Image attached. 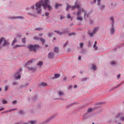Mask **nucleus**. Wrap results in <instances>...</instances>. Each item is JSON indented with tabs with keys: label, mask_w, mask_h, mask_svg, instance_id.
<instances>
[{
	"label": "nucleus",
	"mask_w": 124,
	"mask_h": 124,
	"mask_svg": "<svg viewBox=\"0 0 124 124\" xmlns=\"http://www.w3.org/2000/svg\"><path fill=\"white\" fill-rule=\"evenodd\" d=\"M67 5L66 8V10H68L69 9L73 10L76 8H78L76 15L77 16L76 18L77 20L82 21L83 20V18L81 16V15L83 12L84 13V17L85 18L88 17L89 15L88 13L86 12V11L82 8H79L80 6L77 2L75 3L74 6H72L70 5Z\"/></svg>",
	"instance_id": "obj_1"
},
{
	"label": "nucleus",
	"mask_w": 124,
	"mask_h": 124,
	"mask_svg": "<svg viewBox=\"0 0 124 124\" xmlns=\"http://www.w3.org/2000/svg\"><path fill=\"white\" fill-rule=\"evenodd\" d=\"M49 2V0H41L35 4V7L34 5H32L31 6V8L33 10L36 9L38 13H40L42 11V6L45 9H48L49 10L52 9V6L48 5Z\"/></svg>",
	"instance_id": "obj_2"
},
{
	"label": "nucleus",
	"mask_w": 124,
	"mask_h": 124,
	"mask_svg": "<svg viewBox=\"0 0 124 124\" xmlns=\"http://www.w3.org/2000/svg\"><path fill=\"white\" fill-rule=\"evenodd\" d=\"M38 47H39L38 45H28V48L30 50L35 51Z\"/></svg>",
	"instance_id": "obj_3"
},
{
	"label": "nucleus",
	"mask_w": 124,
	"mask_h": 124,
	"mask_svg": "<svg viewBox=\"0 0 124 124\" xmlns=\"http://www.w3.org/2000/svg\"><path fill=\"white\" fill-rule=\"evenodd\" d=\"M99 28L98 27H96L94 28L93 30V32H90L89 33L90 36L91 37L93 36V35L95 34L96 32L99 30Z\"/></svg>",
	"instance_id": "obj_4"
},
{
	"label": "nucleus",
	"mask_w": 124,
	"mask_h": 124,
	"mask_svg": "<svg viewBox=\"0 0 124 124\" xmlns=\"http://www.w3.org/2000/svg\"><path fill=\"white\" fill-rule=\"evenodd\" d=\"M68 30L67 28L66 29H65L62 32H60L59 31H56V30H54V32H56L57 33V34H59L60 35H61L65 33H67L68 32Z\"/></svg>",
	"instance_id": "obj_5"
},
{
	"label": "nucleus",
	"mask_w": 124,
	"mask_h": 124,
	"mask_svg": "<svg viewBox=\"0 0 124 124\" xmlns=\"http://www.w3.org/2000/svg\"><path fill=\"white\" fill-rule=\"evenodd\" d=\"M14 77L16 79H20L21 76L19 72H17L15 73L14 75Z\"/></svg>",
	"instance_id": "obj_6"
},
{
	"label": "nucleus",
	"mask_w": 124,
	"mask_h": 124,
	"mask_svg": "<svg viewBox=\"0 0 124 124\" xmlns=\"http://www.w3.org/2000/svg\"><path fill=\"white\" fill-rule=\"evenodd\" d=\"M54 118V116H51V117L47 119L44 122V123L45 124H46L48 123L49 122H50L51 120L53 118Z\"/></svg>",
	"instance_id": "obj_7"
},
{
	"label": "nucleus",
	"mask_w": 124,
	"mask_h": 124,
	"mask_svg": "<svg viewBox=\"0 0 124 124\" xmlns=\"http://www.w3.org/2000/svg\"><path fill=\"white\" fill-rule=\"evenodd\" d=\"M54 54L53 52H51L48 55V58L50 59H52L54 57Z\"/></svg>",
	"instance_id": "obj_8"
},
{
	"label": "nucleus",
	"mask_w": 124,
	"mask_h": 124,
	"mask_svg": "<svg viewBox=\"0 0 124 124\" xmlns=\"http://www.w3.org/2000/svg\"><path fill=\"white\" fill-rule=\"evenodd\" d=\"M114 24H112V29H111L110 30L111 33V34H113L114 33V32H115V30L114 28Z\"/></svg>",
	"instance_id": "obj_9"
},
{
	"label": "nucleus",
	"mask_w": 124,
	"mask_h": 124,
	"mask_svg": "<svg viewBox=\"0 0 124 124\" xmlns=\"http://www.w3.org/2000/svg\"><path fill=\"white\" fill-rule=\"evenodd\" d=\"M35 61V59H33L30 60L29 62H28L26 65V66H27L28 65H29V64H31Z\"/></svg>",
	"instance_id": "obj_10"
},
{
	"label": "nucleus",
	"mask_w": 124,
	"mask_h": 124,
	"mask_svg": "<svg viewBox=\"0 0 124 124\" xmlns=\"http://www.w3.org/2000/svg\"><path fill=\"white\" fill-rule=\"evenodd\" d=\"M89 117V115L87 113L85 114L83 116V118L84 119L88 118Z\"/></svg>",
	"instance_id": "obj_11"
},
{
	"label": "nucleus",
	"mask_w": 124,
	"mask_h": 124,
	"mask_svg": "<svg viewBox=\"0 0 124 124\" xmlns=\"http://www.w3.org/2000/svg\"><path fill=\"white\" fill-rule=\"evenodd\" d=\"M98 5H100V3H101V0H97ZM96 2V0H94L93 1L92 3V4L95 3Z\"/></svg>",
	"instance_id": "obj_12"
},
{
	"label": "nucleus",
	"mask_w": 124,
	"mask_h": 124,
	"mask_svg": "<svg viewBox=\"0 0 124 124\" xmlns=\"http://www.w3.org/2000/svg\"><path fill=\"white\" fill-rule=\"evenodd\" d=\"M23 18V17L22 16H17V17H15V16H14V17H10V18L12 19H15L17 18Z\"/></svg>",
	"instance_id": "obj_13"
},
{
	"label": "nucleus",
	"mask_w": 124,
	"mask_h": 124,
	"mask_svg": "<svg viewBox=\"0 0 124 124\" xmlns=\"http://www.w3.org/2000/svg\"><path fill=\"white\" fill-rule=\"evenodd\" d=\"M4 40H3V41L4 42L3 43V44L2 45V46H4L6 45H8V42L5 40V38H4Z\"/></svg>",
	"instance_id": "obj_14"
},
{
	"label": "nucleus",
	"mask_w": 124,
	"mask_h": 124,
	"mask_svg": "<svg viewBox=\"0 0 124 124\" xmlns=\"http://www.w3.org/2000/svg\"><path fill=\"white\" fill-rule=\"evenodd\" d=\"M54 51L55 52L58 53L59 52L58 48L57 47H55L54 48Z\"/></svg>",
	"instance_id": "obj_15"
},
{
	"label": "nucleus",
	"mask_w": 124,
	"mask_h": 124,
	"mask_svg": "<svg viewBox=\"0 0 124 124\" xmlns=\"http://www.w3.org/2000/svg\"><path fill=\"white\" fill-rule=\"evenodd\" d=\"M47 85L46 84L45 82H42L40 83V86H44Z\"/></svg>",
	"instance_id": "obj_16"
},
{
	"label": "nucleus",
	"mask_w": 124,
	"mask_h": 124,
	"mask_svg": "<svg viewBox=\"0 0 124 124\" xmlns=\"http://www.w3.org/2000/svg\"><path fill=\"white\" fill-rule=\"evenodd\" d=\"M91 68L94 71L96 69V67L94 65H93L91 67Z\"/></svg>",
	"instance_id": "obj_17"
},
{
	"label": "nucleus",
	"mask_w": 124,
	"mask_h": 124,
	"mask_svg": "<svg viewBox=\"0 0 124 124\" xmlns=\"http://www.w3.org/2000/svg\"><path fill=\"white\" fill-rule=\"evenodd\" d=\"M110 19L111 21H112V24H114V18L112 17H110Z\"/></svg>",
	"instance_id": "obj_18"
},
{
	"label": "nucleus",
	"mask_w": 124,
	"mask_h": 124,
	"mask_svg": "<svg viewBox=\"0 0 124 124\" xmlns=\"http://www.w3.org/2000/svg\"><path fill=\"white\" fill-rule=\"evenodd\" d=\"M22 46H23V45H16L14 46V48H16V47H22Z\"/></svg>",
	"instance_id": "obj_19"
},
{
	"label": "nucleus",
	"mask_w": 124,
	"mask_h": 124,
	"mask_svg": "<svg viewBox=\"0 0 124 124\" xmlns=\"http://www.w3.org/2000/svg\"><path fill=\"white\" fill-rule=\"evenodd\" d=\"M43 64V62L42 61H39L38 63V65L39 66H40L42 65Z\"/></svg>",
	"instance_id": "obj_20"
},
{
	"label": "nucleus",
	"mask_w": 124,
	"mask_h": 124,
	"mask_svg": "<svg viewBox=\"0 0 124 124\" xmlns=\"http://www.w3.org/2000/svg\"><path fill=\"white\" fill-rule=\"evenodd\" d=\"M2 103L4 104L7 103L8 102L7 101L4 99H3L2 100Z\"/></svg>",
	"instance_id": "obj_21"
},
{
	"label": "nucleus",
	"mask_w": 124,
	"mask_h": 124,
	"mask_svg": "<svg viewBox=\"0 0 124 124\" xmlns=\"http://www.w3.org/2000/svg\"><path fill=\"white\" fill-rule=\"evenodd\" d=\"M62 6V5L61 4H56L55 6V8H57L59 7Z\"/></svg>",
	"instance_id": "obj_22"
},
{
	"label": "nucleus",
	"mask_w": 124,
	"mask_h": 124,
	"mask_svg": "<svg viewBox=\"0 0 124 124\" xmlns=\"http://www.w3.org/2000/svg\"><path fill=\"white\" fill-rule=\"evenodd\" d=\"M17 42V40L16 39H14V40L12 42L11 44V45H13L15 43H16Z\"/></svg>",
	"instance_id": "obj_23"
},
{
	"label": "nucleus",
	"mask_w": 124,
	"mask_h": 124,
	"mask_svg": "<svg viewBox=\"0 0 124 124\" xmlns=\"http://www.w3.org/2000/svg\"><path fill=\"white\" fill-rule=\"evenodd\" d=\"M31 124H34L36 123V122L34 121H30Z\"/></svg>",
	"instance_id": "obj_24"
},
{
	"label": "nucleus",
	"mask_w": 124,
	"mask_h": 124,
	"mask_svg": "<svg viewBox=\"0 0 124 124\" xmlns=\"http://www.w3.org/2000/svg\"><path fill=\"white\" fill-rule=\"evenodd\" d=\"M40 40L42 42V43H44L45 42V40L44 39H40Z\"/></svg>",
	"instance_id": "obj_25"
},
{
	"label": "nucleus",
	"mask_w": 124,
	"mask_h": 124,
	"mask_svg": "<svg viewBox=\"0 0 124 124\" xmlns=\"http://www.w3.org/2000/svg\"><path fill=\"white\" fill-rule=\"evenodd\" d=\"M84 44L83 43H81L79 44L80 47L81 48H82Z\"/></svg>",
	"instance_id": "obj_26"
},
{
	"label": "nucleus",
	"mask_w": 124,
	"mask_h": 124,
	"mask_svg": "<svg viewBox=\"0 0 124 124\" xmlns=\"http://www.w3.org/2000/svg\"><path fill=\"white\" fill-rule=\"evenodd\" d=\"M54 75L55 76V78H57L59 77H60V75L59 74H54Z\"/></svg>",
	"instance_id": "obj_27"
},
{
	"label": "nucleus",
	"mask_w": 124,
	"mask_h": 124,
	"mask_svg": "<svg viewBox=\"0 0 124 124\" xmlns=\"http://www.w3.org/2000/svg\"><path fill=\"white\" fill-rule=\"evenodd\" d=\"M4 38L3 37L1 38L0 39V44L2 43V42L3 41V40H4Z\"/></svg>",
	"instance_id": "obj_28"
},
{
	"label": "nucleus",
	"mask_w": 124,
	"mask_h": 124,
	"mask_svg": "<svg viewBox=\"0 0 124 124\" xmlns=\"http://www.w3.org/2000/svg\"><path fill=\"white\" fill-rule=\"evenodd\" d=\"M42 29H43L42 28H36L35 30H36L40 31Z\"/></svg>",
	"instance_id": "obj_29"
},
{
	"label": "nucleus",
	"mask_w": 124,
	"mask_h": 124,
	"mask_svg": "<svg viewBox=\"0 0 124 124\" xmlns=\"http://www.w3.org/2000/svg\"><path fill=\"white\" fill-rule=\"evenodd\" d=\"M28 68L30 70H31L32 71L34 70V71L35 70V69L32 67L29 68L28 67Z\"/></svg>",
	"instance_id": "obj_30"
},
{
	"label": "nucleus",
	"mask_w": 124,
	"mask_h": 124,
	"mask_svg": "<svg viewBox=\"0 0 124 124\" xmlns=\"http://www.w3.org/2000/svg\"><path fill=\"white\" fill-rule=\"evenodd\" d=\"M8 88V86H5V91H7Z\"/></svg>",
	"instance_id": "obj_31"
},
{
	"label": "nucleus",
	"mask_w": 124,
	"mask_h": 124,
	"mask_svg": "<svg viewBox=\"0 0 124 124\" xmlns=\"http://www.w3.org/2000/svg\"><path fill=\"white\" fill-rule=\"evenodd\" d=\"M93 110V108H90L88 109V112H90L92 111Z\"/></svg>",
	"instance_id": "obj_32"
},
{
	"label": "nucleus",
	"mask_w": 124,
	"mask_h": 124,
	"mask_svg": "<svg viewBox=\"0 0 124 124\" xmlns=\"http://www.w3.org/2000/svg\"><path fill=\"white\" fill-rule=\"evenodd\" d=\"M67 18H71V17L70 16V14H68L67 15Z\"/></svg>",
	"instance_id": "obj_33"
},
{
	"label": "nucleus",
	"mask_w": 124,
	"mask_h": 124,
	"mask_svg": "<svg viewBox=\"0 0 124 124\" xmlns=\"http://www.w3.org/2000/svg\"><path fill=\"white\" fill-rule=\"evenodd\" d=\"M59 94L61 95H63L64 94V93L62 92H60L59 93Z\"/></svg>",
	"instance_id": "obj_34"
},
{
	"label": "nucleus",
	"mask_w": 124,
	"mask_h": 124,
	"mask_svg": "<svg viewBox=\"0 0 124 124\" xmlns=\"http://www.w3.org/2000/svg\"><path fill=\"white\" fill-rule=\"evenodd\" d=\"M22 41L23 44H24L26 42V40L25 39H22Z\"/></svg>",
	"instance_id": "obj_35"
},
{
	"label": "nucleus",
	"mask_w": 124,
	"mask_h": 124,
	"mask_svg": "<svg viewBox=\"0 0 124 124\" xmlns=\"http://www.w3.org/2000/svg\"><path fill=\"white\" fill-rule=\"evenodd\" d=\"M74 33H68V34L69 35V36H71L73 35H74Z\"/></svg>",
	"instance_id": "obj_36"
},
{
	"label": "nucleus",
	"mask_w": 124,
	"mask_h": 124,
	"mask_svg": "<svg viewBox=\"0 0 124 124\" xmlns=\"http://www.w3.org/2000/svg\"><path fill=\"white\" fill-rule=\"evenodd\" d=\"M93 47L95 48V50H97L98 49V47L97 46H96V45L95 46H94L93 45Z\"/></svg>",
	"instance_id": "obj_37"
},
{
	"label": "nucleus",
	"mask_w": 124,
	"mask_h": 124,
	"mask_svg": "<svg viewBox=\"0 0 124 124\" xmlns=\"http://www.w3.org/2000/svg\"><path fill=\"white\" fill-rule=\"evenodd\" d=\"M49 13L48 12H46L45 13V15L46 16H48L49 15Z\"/></svg>",
	"instance_id": "obj_38"
},
{
	"label": "nucleus",
	"mask_w": 124,
	"mask_h": 124,
	"mask_svg": "<svg viewBox=\"0 0 124 124\" xmlns=\"http://www.w3.org/2000/svg\"><path fill=\"white\" fill-rule=\"evenodd\" d=\"M17 84V83L15 82H14L12 83L13 85H16Z\"/></svg>",
	"instance_id": "obj_39"
},
{
	"label": "nucleus",
	"mask_w": 124,
	"mask_h": 124,
	"mask_svg": "<svg viewBox=\"0 0 124 124\" xmlns=\"http://www.w3.org/2000/svg\"><path fill=\"white\" fill-rule=\"evenodd\" d=\"M17 101L16 100H14L12 102V103L13 104H15L17 103Z\"/></svg>",
	"instance_id": "obj_40"
},
{
	"label": "nucleus",
	"mask_w": 124,
	"mask_h": 124,
	"mask_svg": "<svg viewBox=\"0 0 124 124\" xmlns=\"http://www.w3.org/2000/svg\"><path fill=\"white\" fill-rule=\"evenodd\" d=\"M115 64V62L114 61L111 62V64L112 65H113Z\"/></svg>",
	"instance_id": "obj_41"
},
{
	"label": "nucleus",
	"mask_w": 124,
	"mask_h": 124,
	"mask_svg": "<svg viewBox=\"0 0 124 124\" xmlns=\"http://www.w3.org/2000/svg\"><path fill=\"white\" fill-rule=\"evenodd\" d=\"M105 6L104 5H102L101 7V9H103L105 8Z\"/></svg>",
	"instance_id": "obj_42"
},
{
	"label": "nucleus",
	"mask_w": 124,
	"mask_h": 124,
	"mask_svg": "<svg viewBox=\"0 0 124 124\" xmlns=\"http://www.w3.org/2000/svg\"><path fill=\"white\" fill-rule=\"evenodd\" d=\"M68 42H67L63 45V47H65L66 45H67L68 44Z\"/></svg>",
	"instance_id": "obj_43"
},
{
	"label": "nucleus",
	"mask_w": 124,
	"mask_h": 124,
	"mask_svg": "<svg viewBox=\"0 0 124 124\" xmlns=\"http://www.w3.org/2000/svg\"><path fill=\"white\" fill-rule=\"evenodd\" d=\"M48 35L49 37H50L52 35V34L51 33H48Z\"/></svg>",
	"instance_id": "obj_44"
},
{
	"label": "nucleus",
	"mask_w": 124,
	"mask_h": 124,
	"mask_svg": "<svg viewBox=\"0 0 124 124\" xmlns=\"http://www.w3.org/2000/svg\"><path fill=\"white\" fill-rule=\"evenodd\" d=\"M16 109H11L9 110V111H14V110H16Z\"/></svg>",
	"instance_id": "obj_45"
},
{
	"label": "nucleus",
	"mask_w": 124,
	"mask_h": 124,
	"mask_svg": "<svg viewBox=\"0 0 124 124\" xmlns=\"http://www.w3.org/2000/svg\"><path fill=\"white\" fill-rule=\"evenodd\" d=\"M23 113V111H22L21 110L19 111V113L20 114H22Z\"/></svg>",
	"instance_id": "obj_46"
},
{
	"label": "nucleus",
	"mask_w": 124,
	"mask_h": 124,
	"mask_svg": "<svg viewBox=\"0 0 124 124\" xmlns=\"http://www.w3.org/2000/svg\"><path fill=\"white\" fill-rule=\"evenodd\" d=\"M121 85V84H119V85H117V86H116V87H115L114 88V89H115V88H116L118 87H119V86H120V85Z\"/></svg>",
	"instance_id": "obj_47"
},
{
	"label": "nucleus",
	"mask_w": 124,
	"mask_h": 124,
	"mask_svg": "<svg viewBox=\"0 0 124 124\" xmlns=\"http://www.w3.org/2000/svg\"><path fill=\"white\" fill-rule=\"evenodd\" d=\"M121 120H124V117H121Z\"/></svg>",
	"instance_id": "obj_48"
},
{
	"label": "nucleus",
	"mask_w": 124,
	"mask_h": 124,
	"mask_svg": "<svg viewBox=\"0 0 124 124\" xmlns=\"http://www.w3.org/2000/svg\"><path fill=\"white\" fill-rule=\"evenodd\" d=\"M4 109V108H1L0 109V111H1L3 110Z\"/></svg>",
	"instance_id": "obj_49"
},
{
	"label": "nucleus",
	"mask_w": 124,
	"mask_h": 124,
	"mask_svg": "<svg viewBox=\"0 0 124 124\" xmlns=\"http://www.w3.org/2000/svg\"><path fill=\"white\" fill-rule=\"evenodd\" d=\"M122 115V114L121 113H119L118 115V116L120 117V116Z\"/></svg>",
	"instance_id": "obj_50"
},
{
	"label": "nucleus",
	"mask_w": 124,
	"mask_h": 124,
	"mask_svg": "<svg viewBox=\"0 0 124 124\" xmlns=\"http://www.w3.org/2000/svg\"><path fill=\"white\" fill-rule=\"evenodd\" d=\"M81 56H79L78 57V59L79 60H81Z\"/></svg>",
	"instance_id": "obj_51"
},
{
	"label": "nucleus",
	"mask_w": 124,
	"mask_h": 124,
	"mask_svg": "<svg viewBox=\"0 0 124 124\" xmlns=\"http://www.w3.org/2000/svg\"><path fill=\"white\" fill-rule=\"evenodd\" d=\"M97 44V42L96 41H95V42L94 44V46H95Z\"/></svg>",
	"instance_id": "obj_52"
},
{
	"label": "nucleus",
	"mask_w": 124,
	"mask_h": 124,
	"mask_svg": "<svg viewBox=\"0 0 124 124\" xmlns=\"http://www.w3.org/2000/svg\"><path fill=\"white\" fill-rule=\"evenodd\" d=\"M78 86L77 85H75L74 86V87L75 88H76Z\"/></svg>",
	"instance_id": "obj_53"
},
{
	"label": "nucleus",
	"mask_w": 124,
	"mask_h": 124,
	"mask_svg": "<svg viewBox=\"0 0 124 124\" xmlns=\"http://www.w3.org/2000/svg\"><path fill=\"white\" fill-rule=\"evenodd\" d=\"M64 18V17L62 16H61L60 18V19H63Z\"/></svg>",
	"instance_id": "obj_54"
},
{
	"label": "nucleus",
	"mask_w": 124,
	"mask_h": 124,
	"mask_svg": "<svg viewBox=\"0 0 124 124\" xmlns=\"http://www.w3.org/2000/svg\"><path fill=\"white\" fill-rule=\"evenodd\" d=\"M38 37H35L34 38V39H38Z\"/></svg>",
	"instance_id": "obj_55"
},
{
	"label": "nucleus",
	"mask_w": 124,
	"mask_h": 124,
	"mask_svg": "<svg viewBox=\"0 0 124 124\" xmlns=\"http://www.w3.org/2000/svg\"><path fill=\"white\" fill-rule=\"evenodd\" d=\"M120 74H119L118 75V78H119L120 77Z\"/></svg>",
	"instance_id": "obj_56"
},
{
	"label": "nucleus",
	"mask_w": 124,
	"mask_h": 124,
	"mask_svg": "<svg viewBox=\"0 0 124 124\" xmlns=\"http://www.w3.org/2000/svg\"><path fill=\"white\" fill-rule=\"evenodd\" d=\"M42 34H39V36H42Z\"/></svg>",
	"instance_id": "obj_57"
},
{
	"label": "nucleus",
	"mask_w": 124,
	"mask_h": 124,
	"mask_svg": "<svg viewBox=\"0 0 124 124\" xmlns=\"http://www.w3.org/2000/svg\"><path fill=\"white\" fill-rule=\"evenodd\" d=\"M66 79V77H65L64 78V80H65Z\"/></svg>",
	"instance_id": "obj_58"
},
{
	"label": "nucleus",
	"mask_w": 124,
	"mask_h": 124,
	"mask_svg": "<svg viewBox=\"0 0 124 124\" xmlns=\"http://www.w3.org/2000/svg\"><path fill=\"white\" fill-rule=\"evenodd\" d=\"M2 88L1 87H0V92L1 91Z\"/></svg>",
	"instance_id": "obj_59"
},
{
	"label": "nucleus",
	"mask_w": 124,
	"mask_h": 124,
	"mask_svg": "<svg viewBox=\"0 0 124 124\" xmlns=\"http://www.w3.org/2000/svg\"><path fill=\"white\" fill-rule=\"evenodd\" d=\"M30 14V15H32V16H34V15H35V14L32 15V14Z\"/></svg>",
	"instance_id": "obj_60"
},
{
	"label": "nucleus",
	"mask_w": 124,
	"mask_h": 124,
	"mask_svg": "<svg viewBox=\"0 0 124 124\" xmlns=\"http://www.w3.org/2000/svg\"><path fill=\"white\" fill-rule=\"evenodd\" d=\"M53 39L54 40H55L56 39L55 38H54Z\"/></svg>",
	"instance_id": "obj_61"
},
{
	"label": "nucleus",
	"mask_w": 124,
	"mask_h": 124,
	"mask_svg": "<svg viewBox=\"0 0 124 124\" xmlns=\"http://www.w3.org/2000/svg\"><path fill=\"white\" fill-rule=\"evenodd\" d=\"M29 85V84L28 83H27V84H26V85Z\"/></svg>",
	"instance_id": "obj_62"
},
{
	"label": "nucleus",
	"mask_w": 124,
	"mask_h": 124,
	"mask_svg": "<svg viewBox=\"0 0 124 124\" xmlns=\"http://www.w3.org/2000/svg\"><path fill=\"white\" fill-rule=\"evenodd\" d=\"M45 46H48V45H45Z\"/></svg>",
	"instance_id": "obj_63"
},
{
	"label": "nucleus",
	"mask_w": 124,
	"mask_h": 124,
	"mask_svg": "<svg viewBox=\"0 0 124 124\" xmlns=\"http://www.w3.org/2000/svg\"><path fill=\"white\" fill-rule=\"evenodd\" d=\"M118 124H121V123H118Z\"/></svg>",
	"instance_id": "obj_64"
}]
</instances>
